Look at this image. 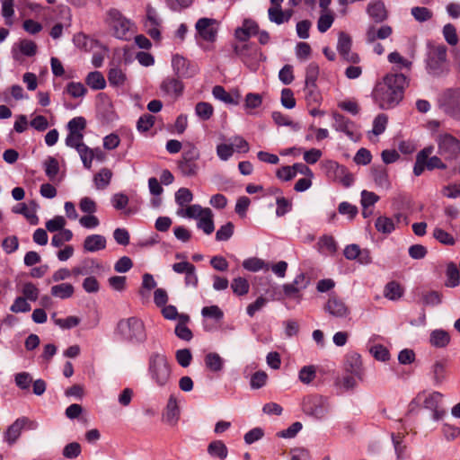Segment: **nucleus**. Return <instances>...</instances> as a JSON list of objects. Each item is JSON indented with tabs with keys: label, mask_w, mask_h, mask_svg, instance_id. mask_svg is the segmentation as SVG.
I'll use <instances>...</instances> for the list:
<instances>
[{
	"label": "nucleus",
	"mask_w": 460,
	"mask_h": 460,
	"mask_svg": "<svg viewBox=\"0 0 460 460\" xmlns=\"http://www.w3.org/2000/svg\"><path fill=\"white\" fill-rule=\"evenodd\" d=\"M407 85L408 80L404 75L388 74L375 85L373 99L380 109L394 108L402 100L403 90Z\"/></svg>",
	"instance_id": "f257e3e1"
},
{
	"label": "nucleus",
	"mask_w": 460,
	"mask_h": 460,
	"mask_svg": "<svg viewBox=\"0 0 460 460\" xmlns=\"http://www.w3.org/2000/svg\"><path fill=\"white\" fill-rule=\"evenodd\" d=\"M116 333L119 339L132 343H141L146 340V332L143 321L136 316L121 319L118 322Z\"/></svg>",
	"instance_id": "f03ea898"
},
{
	"label": "nucleus",
	"mask_w": 460,
	"mask_h": 460,
	"mask_svg": "<svg viewBox=\"0 0 460 460\" xmlns=\"http://www.w3.org/2000/svg\"><path fill=\"white\" fill-rule=\"evenodd\" d=\"M148 374L152 381L159 387H164L169 384L172 369L164 354L154 352L150 355Z\"/></svg>",
	"instance_id": "7ed1b4c3"
},
{
	"label": "nucleus",
	"mask_w": 460,
	"mask_h": 460,
	"mask_svg": "<svg viewBox=\"0 0 460 460\" xmlns=\"http://www.w3.org/2000/svg\"><path fill=\"white\" fill-rule=\"evenodd\" d=\"M331 409L329 398L318 394H308L303 398V412L315 420H323Z\"/></svg>",
	"instance_id": "20e7f679"
},
{
	"label": "nucleus",
	"mask_w": 460,
	"mask_h": 460,
	"mask_svg": "<svg viewBox=\"0 0 460 460\" xmlns=\"http://www.w3.org/2000/svg\"><path fill=\"white\" fill-rule=\"evenodd\" d=\"M234 50L243 64L253 72L257 71L261 63L266 60L261 49L252 43L236 44Z\"/></svg>",
	"instance_id": "39448f33"
},
{
	"label": "nucleus",
	"mask_w": 460,
	"mask_h": 460,
	"mask_svg": "<svg viewBox=\"0 0 460 460\" xmlns=\"http://www.w3.org/2000/svg\"><path fill=\"white\" fill-rule=\"evenodd\" d=\"M199 156V151L193 144L186 145L181 159L178 163V168L184 176H194L198 173L197 160Z\"/></svg>",
	"instance_id": "423d86ee"
},
{
	"label": "nucleus",
	"mask_w": 460,
	"mask_h": 460,
	"mask_svg": "<svg viewBox=\"0 0 460 460\" xmlns=\"http://www.w3.org/2000/svg\"><path fill=\"white\" fill-rule=\"evenodd\" d=\"M447 66V47L443 44L432 45L429 47L427 67L429 72L438 75Z\"/></svg>",
	"instance_id": "0eeeda50"
},
{
	"label": "nucleus",
	"mask_w": 460,
	"mask_h": 460,
	"mask_svg": "<svg viewBox=\"0 0 460 460\" xmlns=\"http://www.w3.org/2000/svg\"><path fill=\"white\" fill-rule=\"evenodd\" d=\"M439 102L444 111L456 119H460V89H448L443 93Z\"/></svg>",
	"instance_id": "6e6552de"
},
{
	"label": "nucleus",
	"mask_w": 460,
	"mask_h": 460,
	"mask_svg": "<svg viewBox=\"0 0 460 460\" xmlns=\"http://www.w3.org/2000/svg\"><path fill=\"white\" fill-rule=\"evenodd\" d=\"M107 23L113 31V34L119 39L126 38L131 27L129 20L116 9H111L107 13Z\"/></svg>",
	"instance_id": "1a4fd4ad"
},
{
	"label": "nucleus",
	"mask_w": 460,
	"mask_h": 460,
	"mask_svg": "<svg viewBox=\"0 0 460 460\" xmlns=\"http://www.w3.org/2000/svg\"><path fill=\"white\" fill-rule=\"evenodd\" d=\"M172 65L173 71L179 77L190 78L198 72V66L187 60L180 55H175L172 58Z\"/></svg>",
	"instance_id": "9d476101"
},
{
	"label": "nucleus",
	"mask_w": 460,
	"mask_h": 460,
	"mask_svg": "<svg viewBox=\"0 0 460 460\" xmlns=\"http://www.w3.org/2000/svg\"><path fill=\"white\" fill-rule=\"evenodd\" d=\"M439 154L446 158H455L460 153V142L451 135L445 134L438 139Z\"/></svg>",
	"instance_id": "9b49d317"
},
{
	"label": "nucleus",
	"mask_w": 460,
	"mask_h": 460,
	"mask_svg": "<svg viewBox=\"0 0 460 460\" xmlns=\"http://www.w3.org/2000/svg\"><path fill=\"white\" fill-rule=\"evenodd\" d=\"M351 38L349 34L341 31L338 37L337 49L344 60L349 63L357 64L359 62V57L357 53L351 52Z\"/></svg>",
	"instance_id": "f8f14e48"
},
{
	"label": "nucleus",
	"mask_w": 460,
	"mask_h": 460,
	"mask_svg": "<svg viewBox=\"0 0 460 460\" xmlns=\"http://www.w3.org/2000/svg\"><path fill=\"white\" fill-rule=\"evenodd\" d=\"M217 21L211 18H200L196 22L195 28L199 36L207 41H214L217 37Z\"/></svg>",
	"instance_id": "ddd939ff"
},
{
	"label": "nucleus",
	"mask_w": 460,
	"mask_h": 460,
	"mask_svg": "<svg viewBox=\"0 0 460 460\" xmlns=\"http://www.w3.org/2000/svg\"><path fill=\"white\" fill-rule=\"evenodd\" d=\"M258 32V23L254 20L244 19L243 25L235 30L234 36L241 43H248L247 40Z\"/></svg>",
	"instance_id": "4468645a"
},
{
	"label": "nucleus",
	"mask_w": 460,
	"mask_h": 460,
	"mask_svg": "<svg viewBox=\"0 0 460 460\" xmlns=\"http://www.w3.org/2000/svg\"><path fill=\"white\" fill-rule=\"evenodd\" d=\"M324 309L331 315L338 318H345L350 314V311L346 304L337 296H331L328 299Z\"/></svg>",
	"instance_id": "2eb2a0df"
},
{
	"label": "nucleus",
	"mask_w": 460,
	"mask_h": 460,
	"mask_svg": "<svg viewBox=\"0 0 460 460\" xmlns=\"http://www.w3.org/2000/svg\"><path fill=\"white\" fill-rule=\"evenodd\" d=\"M345 370L348 374L354 375L358 378V380H363L364 370L362 367V360L359 354L355 352L348 354L345 362Z\"/></svg>",
	"instance_id": "dca6fc26"
},
{
	"label": "nucleus",
	"mask_w": 460,
	"mask_h": 460,
	"mask_svg": "<svg viewBox=\"0 0 460 460\" xmlns=\"http://www.w3.org/2000/svg\"><path fill=\"white\" fill-rule=\"evenodd\" d=\"M332 118L334 120L332 125L333 128L337 131L345 133L348 137L353 139L357 133L356 125L351 120L337 112L332 113Z\"/></svg>",
	"instance_id": "f3484780"
},
{
	"label": "nucleus",
	"mask_w": 460,
	"mask_h": 460,
	"mask_svg": "<svg viewBox=\"0 0 460 460\" xmlns=\"http://www.w3.org/2000/svg\"><path fill=\"white\" fill-rule=\"evenodd\" d=\"M37 53V45L31 40H20L12 49L13 59L21 60V54L32 57Z\"/></svg>",
	"instance_id": "a211bd4d"
},
{
	"label": "nucleus",
	"mask_w": 460,
	"mask_h": 460,
	"mask_svg": "<svg viewBox=\"0 0 460 460\" xmlns=\"http://www.w3.org/2000/svg\"><path fill=\"white\" fill-rule=\"evenodd\" d=\"M443 395L438 392L428 394L423 402L424 407L433 411V419L438 420L443 417L445 411L439 408Z\"/></svg>",
	"instance_id": "6ab92c4d"
},
{
	"label": "nucleus",
	"mask_w": 460,
	"mask_h": 460,
	"mask_svg": "<svg viewBox=\"0 0 460 460\" xmlns=\"http://www.w3.org/2000/svg\"><path fill=\"white\" fill-rule=\"evenodd\" d=\"M367 13L376 22H382L388 17V12L381 0H371L367 4Z\"/></svg>",
	"instance_id": "aec40b11"
},
{
	"label": "nucleus",
	"mask_w": 460,
	"mask_h": 460,
	"mask_svg": "<svg viewBox=\"0 0 460 460\" xmlns=\"http://www.w3.org/2000/svg\"><path fill=\"white\" fill-rule=\"evenodd\" d=\"M106 238L102 234H91L85 237L83 247L85 252H95L104 250L106 247Z\"/></svg>",
	"instance_id": "412c9836"
},
{
	"label": "nucleus",
	"mask_w": 460,
	"mask_h": 460,
	"mask_svg": "<svg viewBox=\"0 0 460 460\" xmlns=\"http://www.w3.org/2000/svg\"><path fill=\"white\" fill-rule=\"evenodd\" d=\"M30 422L29 419L23 417L17 419L7 429L5 433L6 441L12 445L21 435L22 429Z\"/></svg>",
	"instance_id": "4be33fe9"
},
{
	"label": "nucleus",
	"mask_w": 460,
	"mask_h": 460,
	"mask_svg": "<svg viewBox=\"0 0 460 460\" xmlns=\"http://www.w3.org/2000/svg\"><path fill=\"white\" fill-rule=\"evenodd\" d=\"M179 416L180 408L177 399L173 395H171L167 402L164 418L167 423L173 425L178 421Z\"/></svg>",
	"instance_id": "5701e85b"
},
{
	"label": "nucleus",
	"mask_w": 460,
	"mask_h": 460,
	"mask_svg": "<svg viewBox=\"0 0 460 460\" xmlns=\"http://www.w3.org/2000/svg\"><path fill=\"white\" fill-rule=\"evenodd\" d=\"M190 321V316L185 314H181L180 316V321H178V323L175 326L174 333L175 335L185 341H190L192 337V332L190 329L187 326V323Z\"/></svg>",
	"instance_id": "b1692460"
},
{
	"label": "nucleus",
	"mask_w": 460,
	"mask_h": 460,
	"mask_svg": "<svg viewBox=\"0 0 460 460\" xmlns=\"http://www.w3.org/2000/svg\"><path fill=\"white\" fill-rule=\"evenodd\" d=\"M208 208H202L200 205L194 204L187 206L185 208H180L177 210V215L181 217L199 219L207 211H209Z\"/></svg>",
	"instance_id": "393cba45"
},
{
	"label": "nucleus",
	"mask_w": 460,
	"mask_h": 460,
	"mask_svg": "<svg viewBox=\"0 0 460 460\" xmlns=\"http://www.w3.org/2000/svg\"><path fill=\"white\" fill-rule=\"evenodd\" d=\"M213 96L227 104L237 105L239 103L240 94L236 92L234 95L227 93L221 85H216L212 90Z\"/></svg>",
	"instance_id": "a878e982"
},
{
	"label": "nucleus",
	"mask_w": 460,
	"mask_h": 460,
	"mask_svg": "<svg viewBox=\"0 0 460 460\" xmlns=\"http://www.w3.org/2000/svg\"><path fill=\"white\" fill-rule=\"evenodd\" d=\"M161 89L168 95L178 97L182 93L183 84L176 78H166L162 83Z\"/></svg>",
	"instance_id": "bb28decb"
},
{
	"label": "nucleus",
	"mask_w": 460,
	"mask_h": 460,
	"mask_svg": "<svg viewBox=\"0 0 460 460\" xmlns=\"http://www.w3.org/2000/svg\"><path fill=\"white\" fill-rule=\"evenodd\" d=\"M337 243L333 236L324 234L319 238L317 243V250L323 253L333 255L337 252Z\"/></svg>",
	"instance_id": "cd10ccee"
},
{
	"label": "nucleus",
	"mask_w": 460,
	"mask_h": 460,
	"mask_svg": "<svg viewBox=\"0 0 460 460\" xmlns=\"http://www.w3.org/2000/svg\"><path fill=\"white\" fill-rule=\"evenodd\" d=\"M94 269H100V264L93 259H87L81 264L72 269L73 276H85L94 272Z\"/></svg>",
	"instance_id": "c85d7f7f"
},
{
	"label": "nucleus",
	"mask_w": 460,
	"mask_h": 460,
	"mask_svg": "<svg viewBox=\"0 0 460 460\" xmlns=\"http://www.w3.org/2000/svg\"><path fill=\"white\" fill-rule=\"evenodd\" d=\"M326 167L329 170L334 171L337 174L342 176L341 181L344 186L349 187L353 183L354 178L352 174L349 173L344 166H341L336 162L328 161L326 163Z\"/></svg>",
	"instance_id": "c756f323"
},
{
	"label": "nucleus",
	"mask_w": 460,
	"mask_h": 460,
	"mask_svg": "<svg viewBox=\"0 0 460 460\" xmlns=\"http://www.w3.org/2000/svg\"><path fill=\"white\" fill-rule=\"evenodd\" d=\"M433 147L429 146L422 149L416 156V162L413 167V172L416 176H420L425 168H427V159L432 154Z\"/></svg>",
	"instance_id": "7c9ffc66"
},
{
	"label": "nucleus",
	"mask_w": 460,
	"mask_h": 460,
	"mask_svg": "<svg viewBox=\"0 0 460 460\" xmlns=\"http://www.w3.org/2000/svg\"><path fill=\"white\" fill-rule=\"evenodd\" d=\"M429 342L433 347L445 348L450 342V336L447 332L438 329L431 332Z\"/></svg>",
	"instance_id": "2f4dec72"
},
{
	"label": "nucleus",
	"mask_w": 460,
	"mask_h": 460,
	"mask_svg": "<svg viewBox=\"0 0 460 460\" xmlns=\"http://www.w3.org/2000/svg\"><path fill=\"white\" fill-rule=\"evenodd\" d=\"M205 366L212 372H220L224 368L225 361L217 352H209L204 358Z\"/></svg>",
	"instance_id": "473e14b6"
},
{
	"label": "nucleus",
	"mask_w": 460,
	"mask_h": 460,
	"mask_svg": "<svg viewBox=\"0 0 460 460\" xmlns=\"http://www.w3.org/2000/svg\"><path fill=\"white\" fill-rule=\"evenodd\" d=\"M372 176L375 183L385 190H388L391 186L388 173L386 169L383 166L375 167L372 169Z\"/></svg>",
	"instance_id": "72a5a7b5"
},
{
	"label": "nucleus",
	"mask_w": 460,
	"mask_h": 460,
	"mask_svg": "<svg viewBox=\"0 0 460 460\" xmlns=\"http://www.w3.org/2000/svg\"><path fill=\"white\" fill-rule=\"evenodd\" d=\"M243 267L249 271L257 272L260 270H269L270 264L258 257H251L243 261Z\"/></svg>",
	"instance_id": "f704fd0d"
},
{
	"label": "nucleus",
	"mask_w": 460,
	"mask_h": 460,
	"mask_svg": "<svg viewBox=\"0 0 460 460\" xmlns=\"http://www.w3.org/2000/svg\"><path fill=\"white\" fill-rule=\"evenodd\" d=\"M85 83L93 90H102L106 86L105 78L99 71L89 73L85 78Z\"/></svg>",
	"instance_id": "c9c22d12"
},
{
	"label": "nucleus",
	"mask_w": 460,
	"mask_h": 460,
	"mask_svg": "<svg viewBox=\"0 0 460 460\" xmlns=\"http://www.w3.org/2000/svg\"><path fill=\"white\" fill-rule=\"evenodd\" d=\"M208 453L213 457L224 460L227 457L228 450L224 442L215 440L208 445Z\"/></svg>",
	"instance_id": "e433bc0d"
},
{
	"label": "nucleus",
	"mask_w": 460,
	"mask_h": 460,
	"mask_svg": "<svg viewBox=\"0 0 460 460\" xmlns=\"http://www.w3.org/2000/svg\"><path fill=\"white\" fill-rule=\"evenodd\" d=\"M75 288L70 283H62L58 285H55L51 288V295L53 296L66 299L69 298L73 296Z\"/></svg>",
	"instance_id": "4c0bfd02"
},
{
	"label": "nucleus",
	"mask_w": 460,
	"mask_h": 460,
	"mask_svg": "<svg viewBox=\"0 0 460 460\" xmlns=\"http://www.w3.org/2000/svg\"><path fill=\"white\" fill-rule=\"evenodd\" d=\"M375 226L378 232L385 234H389L394 231L395 223L393 218L381 216L376 218Z\"/></svg>",
	"instance_id": "58836bf2"
},
{
	"label": "nucleus",
	"mask_w": 460,
	"mask_h": 460,
	"mask_svg": "<svg viewBox=\"0 0 460 460\" xmlns=\"http://www.w3.org/2000/svg\"><path fill=\"white\" fill-rule=\"evenodd\" d=\"M112 177V172L108 168H102L98 173L94 175L93 181L95 186L99 190L105 189L109 184Z\"/></svg>",
	"instance_id": "ea45409f"
},
{
	"label": "nucleus",
	"mask_w": 460,
	"mask_h": 460,
	"mask_svg": "<svg viewBox=\"0 0 460 460\" xmlns=\"http://www.w3.org/2000/svg\"><path fill=\"white\" fill-rule=\"evenodd\" d=\"M402 294V288L395 281H391L385 287L384 296L390 300H398Z\"/></svg>",
	"instance_id": "a19ab883"
},
{
	"label": "nucleus",
	"mask_w": 460,
	"mask_h": 460,
	"mask_svg": "<svg viewBox=\"0 0 460 460\" xmlns=\"http://www.w3.org/2000/svg\"><path fill=\"white\" fill-rule=\"evenodd\" d=\"M447 366V361L446 359H440L435 361L432 365V374L433 378L436 384H440L446 377V368Z\"/></svg>",
	"instance_id": "79ce46f5"
},
{
	"label": "nucleus",
	"mask_w": 460,
	"mask_h": 460,
	"mask_svg": "<svg viewBox=\"0 0 460 460\" xmlns=\"http://www.w3.org/2000/svg\"><path fill=\"white\" fill-rule=\"evenodd\" d=\"M447 287L455 288L460 283V272L456 265L453 262L447 264Z\"/></svg>",
	"instance_id": "37998d69"
},
{
	"label": "nucleus",
	"mask_w": 460,
	"mask_h": 460,
	"mask_svg": "<svg viewBox=\"0 0 460 460\" xmlns=\"http://www.w3.org/2000/svg\"><path fill=\"white\" fill-rule=\"evenodd\" d=\"M198 228L201 229L206 234H210L214 232V221H213V213L211 209L207 211V213L199 219L197 224Z\"/></svg>",
	"instance_id": "c03bdc74"
},
{
	"label": "nucleus",
	"mask_w": 460,
	"mask_h": 460,
	"mask_svg": "<svg viewBox=\"0 0 460 460\" xmlns=\"http://www.w3.org/2000/svg\"><path fill=\"white\" fill-rule=\"evenodd\" d=\"M196 115L202 120L209 119L214 114V108L209 102H199L195 106Z\"/></svg>",
	"instance_id": "a18cd8bd"
},
{
	"label": "nucleus",
	"mask_w": 460,
	"mask_h": 460,
	"mask_svg": "<svg viewBox=\"0 0 460 460\" xmlns=\"http://www.w3.org/2000/svg\"><path fill=\"white\" fill-rule=\"evenodd\" d=\"M231 288L236 296H243L249 292L250 285L244 278L237 277L233 279Z\"/></svg>",
	"instance_id": "49530a36"
},
{
	"label": "nucleus",
	"mask_w": 460,
	"mask_h": 460,
	"mask_svg": "<svg viewBox=\"0 0 460 460\" xmlns=\"http://www.w3.org/2000/svg\"><path fill=\"white\" fill-rule=\"evenodd\" d=\"M126 79V75L121 69L113 67L109 70L108 80L110 84L113 86H122Z\"/></svg>",
	"instance_id": "de8ad7c7"
},
{
	"label": "nucleus",
	"mask_w": 460,
	"mask_h": 460,
	"mask_svg": "<svg viewBox=\"0 0 460 460\" xmlns=\"http://www.w3.org/2000/svg\"><path fill=\"white\" fill-rule=\"evenodd\" d=\"M76 152L78 153L84 166L88 170L91 169L93 160L94 159V150L85 145Z\"/></svg>",
	"instance_id": "09e8293b"
},
{
	"label": "nucleus",
	"mask_w": 460,
	"mask_h": 460,
	"mask_svg": "<svg viewBox=\"0 0 460 460\" xmlns=\"http://www.w3.org/2000/svg\"><path fill=\"white\" fill-rule=\"evenodd\" d=\"M52 319L56 325L62 329H71L77 326L81 320L77 316H68L65 319L56 318V314H52Z\"/></svg>",
	"instance_id": "8fccbe9b"
},
{
	"label": "nucleus",
	"mask_w": 460,
	"mask_h": 460,
	"mask_svg": "<svg viewBox=\"0 0 460 460\" xmlns=\"http://www.w3.org/2000/svg\"><path fill=\"white\" fill-rule=\"evenodd\" d=\"M2 3V15L5 19L6 25H13L12 17L14 14V1L13 0H0Z\"/></svg>",
	"instance_id": "3c124183"
},
{
	"label": "nucleus",
	"mask_w": 460,
	"mask_h": 460,
	"mask_svg": "<svg viewBox=\"0 0 460 460\" xmlns=\"http://www.w3.org/2000/svg\"><path fill=\"white\" fill-rule=\"evenodd\" d=\"M192 199V192L187 188H181L175 193V201L181 208H184Z\"/></svg>",
	"instance_id": "603ef678"
},
{
	"label": "nucleus",
	"mask_w": 460,
	"mask_h": 460,
	"mask_svg": "<svg viewBox=\"0 0 460 460\" xmlns=\"http://www.w3.org/2000/svg\"><path fill=\"white\" fill-rule=\"evenodd\" d=\"M334 21L332 12H322L317 22V28L320 32H325L331 28Z\"/></svg>",
	"instance_id": "864d4df0"
},
{
	"label": "nucleus",
	"mask_w": 460,
	"mask_h": 460,
	"mask_svg": "<svg viewBox=\"0 0 460 460\" xmlns=\"http://www.w3.org/2000/svg\"><path fill=\"white\" fill-rule=\"evenodd\" d=\"M319 74V68L314 64H310L306 68V75H305V88H315L316 87V80Z\"/></svg>",
	"instance_id": "5fc2aeb1"
},
{
	"label": "nucleus",
	"mask_w": 460,
	"mask_h": 460,
	"mask_svg": "<svg viewBox=\"0 0 460 460\" xmlns=\"http://www.w3.org/2000/svg\"><path fill=\"white\" fill-rule=\"evenodd\" d=\"M22 296L30 301H36L39 298L40 290L31 282H25L22 288Z\"/></svg>",
	"instance_id": "6e6d98bb"
},
{
	"label": "nucleus",
	"mask_w": 460,
	"mask_h": 460,
	"mask_svg": "<svg viewBox=\"0 0 460 460\" xmlns=\"http://www.w3.org/2000/svg\"><path fill=\"white\" fill-rule=\"evenodd\" d=\"M315 376L316 369L314 366L303 367L298 373L299 380L305 385L310 384L315 378Z\"/></svg>",
	"instance_id": "4d7b16f0"
},
{
	"label": "nucleus",
	"mask_w": 460,
	"mask_h": 460,
	"mask_svg": "<svg viewBox=\"0 0 460 460\" xmlns=\"http://www.w3.org/2000/svg\"><path fill=\"white\" fill-rule=\"evenodd\" d=\"M65 141L67 146L76 151L85 146L84 143V134L68 133Z\"/></svg>",
	"instance_id": "13d9d810"
},
{
	"label": "nucleus",
	"mask_w": 460,
	"mask_h": 460,
	"mask_svg": "<svg viewBox=\"0 0 460 460\" xmlns=\"http://www.w3.org/2000/svg\"><path fill=\"white\" fill-rule=\"evenodd\" d=\"M411 15L420 22L429 21L432 18L433 13L426 7L415 6L411 10Z\"/></svg>",
	"instance_id": "bf43d9fd"
},
{
	"label": "nucleus",
	"mask_w": 460,
	"mask_h": 460,
	"mask_svg": "<svg viewBox=\"0 0 460 460\" xmlns=\"http://www.w3.org/2000/svg\"><path fill=\"white\" fill-rule=\"evenodd\" d=\"M86 127V120L83 117H75L67 123L68 133L83 134Z\"/></svg>",
	"instance_id": "052dcab7"
},
{
	"label": "nucleus",
	"mask_w": 460,
	"mask_h": 460,
	"mask_svg": "<svg viewBox=\"0 0 460 460\" xmlns=\"http://www.w3.org/2000/svg\"><path fill=\"white\" fill-rule=\"evenodd\" d=\"M443 36L449 45L456 46L458 43L456 29L451 23H447L443 27Z\"/></svg>",
	"instance_id": "680f3d73"
},
{
	"label": "nucleus",
	"mask_w": 460,
	"mask_h": 460,
	"mask_svg": "<svg viewBox=\"0 0 460 460\" xmlns=\"http://www.w3.org/2000/svg\"><path fill=\"white\" fill-rule=\"evenodd\" d=\"M433 236L439 243L446 245H453L456 243L455 238L450 234L439 227L434 229Z\"/></svg>",
	"instance_id": "e2e57ef3"
},
{
	"label": "nucleus",
	"mask_w": 460,
	"mask_h": 460,
	"mask_svg": "<svg viewBox=\"0 0 460 460\" xmlns=\"http://www.w3.org/2000/svg\"><path fill=\"white\" fill-rule=\"evenodd\" d=\"M73 233L69 229H63L58 234L52 237L51 244L55 247H60L65 242H68L72 239Z\"/></svg>",
	"instance_id": "0e129e2a"
},
{
	"label": "nucleus",
	"mask_w": 460,
	"mask_h": 460,
	"mask_svg": "<svg viewBox=\"0 0 460 460\" xmlns=\"http://www.w3.org/2000/svg\"><path fill=\"white\" fill-rule=\"evenodd\" d=\"M175 358L180 366L187 367L191 362L192 354L189 349H178L175 353Z\"/></svg>",
	"instance_id": "69168bd1"
},
{
	"label": "nucleus",
	"mask_w": 460,
	"mask_h": 460,
	"mask_svg": "<svg viewBox=\"0 0 460 460\" xmlns=\"http://www.w3.org/2000/svg\"><path fill=\"white\" fill-rule=\"evenodd\" d=\"M13 313H26L31 310V305L23 296H18L10 307Z\"/></svg>",
	"instance_id": "338daca9"
},
{
	"label": "nucleus",
	"mask_w": 460,
	"mask_h": 460,
	"mask_svg": "<svg viewBox=\"0 0 460 460\" xmlns=\"http://www.w3.org/2000/svg\"><path fill=\"white\" fill-rule=\"evenodd\" d=\"M201 314L204 317L215 319L220 321L224 317L223 311L217 305L205 306L201 310Z\"/></svg>",
	"instance_id": "774afa93"
}]
</instances>
